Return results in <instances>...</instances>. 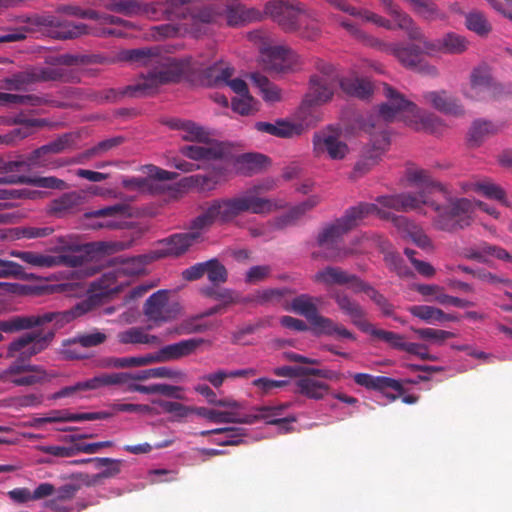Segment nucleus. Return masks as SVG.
<instances>
[{
    "instance_id": "obj_1",
    "label": "nucleus",
    "mask_w": 512,
    "mask_h": 512,
    "mask_svg": "<svg viewBox=\"0 0 512 512\" xmlns=\"http://www.w3.org/2000/svg\"><path fill=\"white\" fill-rule=\"evenodd\" d=\"M408 180L423 186L424 190L419 196L408 193L399 195H387L378 197L375 203H365L353 207L333 225L325 228L318 236L319 245L324 249H332L337 245L340 237L357 226L363 218L368 215H376L380 218H388L386 209L393 210H417L421 205H429L437 212L434 219V226L442 231L454 232L470 226L474 222L472 215L475 208L487 214L495 220L501 219L500 211L481 200L468 198H455L449 202L447 208H443L431 200L425 190L442 192L444 189L440 183H436L430 175L422 169H413L408 172Z\"/></svg>"
},
{
    "instance_id": "obj_2",
    "label": "nucleus",
    "mask_w": 512,
    "mask_h": 512,
    "mask_svg": "<svg viewBox=\"0 0 512 512\" xmlns=\"http://www.w3.org/2000/svg\"><path fill=\"white\" fill-rule=\"evenodd\" d=\"M122 58L150 70L130 87L136 96L156 93L162 85L175 83L182 78L199 79L204 85L229 87L237 96L248 94L247 84L240 78H232L234 69L225 62L205 66L190 57L161 56L151 49H135L123 52Z\"/></svg>"
},
{
    "instance_id": "obj_3",
    "label": "nucleus",
    "mask_w": 512,
    "mask_h": 512,
    "mask_svg": "<svg viewBox=\"0 0 512 512\" xmlns=\"http://www.w3.org/2000/svg\"><path fill=\"white\" fill-rule=\"evenodd\" d=\"M270 188L271 186L254 187L232 198L212 200L193 221L192 228L205 230L216 222H230L244 212L264 214L277 209L280 205L276 201L258 196L260 189Z\"/></svg>"
},
{
    "instance_id": "obj_4",
    "label": "nucleus",
    "mask_w": 512,
    "mask_h": 512,
    "mask_svg": "<svg viewBox=\"0 0 512 512\" xmlns=\"http://www.w3.org/2000/svg\"><path fill=\"white\" fill-rule=\"evenodd\" d=\"M243 23L259 21L270 17L285 31L300 30L302 35L313 39L319 32L315 14L297 0H271L263 11L242 5Z\"/></svg>"
},
{
    "instance_id": "obj_5",
    "label": "nucleus",
    "mask_w": 512,
    "mask_h": 512,
    "mask_svg": "<svg viewBox=\"0 0 512 512\" xmlns=\"http://www.w3.org/2000/svg\"><path fill=\"white\" fill-rule=\"evenodd\" d=\"M383 91L388 102L379 109V117L382 120H400L416 130L437 131L438 121L433 115L423 112L387 84L383 85Z\"/></svg>"
},
{
    "instance_id": "obj_6",
    "label": "nucleus",
    "mask_w": 512,
    "mask_h": 512,
    "mask_svg": "<svg viewBox=\"0 0 512 512\" xmlns=\"http://www.w3.org/2000/svg\"><path fill=\"white\" fill-rule=\"evenodd\" d=\"M249 38L259 45L265 68L271 72H287L298 64V56L284 45H272L261 31H253Z\"/></svg>"
},
{
    "instance_id": "obj_7",
    "label": "nucleus",
    "mask_w": 512,
    "mask_h": 512,
    "mask_svg": "<svg viewBox=\"0 0 512 512\" xmlns=\"http://www.w3.org/2000/svg\"><path fill=\"white\" fill-rule=\"evenodd\" d=\"M342 25L358 38H362L368 45L378 47L380 50L394 55L404 66L419 70L427 75H436L434 66L421 62L420 52L414 47H402L398 44H385L377 39L366 37L357 27L343 22Z\"/></svg>"
},
{
    "instance_id": "obj_8",
    "label": "nucleus",
    "mask_w": 512,
    "mask_h": 512,
    "mask_svg": "<svg viewBox=\"0 0 512 512\" xmlns=\"http://www.w3.org/2000/svg\"><path fill=\"white\" fill-rule=\"evenodd\" d=\"M222 17L221 1L211 6L203 7L191 15L192 27L189 28L187 24L173 25L163 24L153 27V38L161 40L165 38L184 36L187 33L198 34L197 26L199 24H212L218 22Z\"/></svg>"
},
{
    "instance_id": "obj_9",
    "label": "nucleus",
    "mask_w": 512,
    "mask_h": 512,
    "mask_svg": "<svg viewBox=\"0 0 512 512\" xmlns=\"http://www.w3.org/2000/svg\"><path fill=\"white\" fill-rule=\"evenodd\" d=\"M338 84V74L331 64L320 63L318 72L310 79L309 92L302 103V108L322 105L330 101Z\"/></svg>"
},
{
    "instance_id": "obj_10",
    "label": "nucleus",
    "mask_w": 512,
    "mask_h": 512,
    "mask_svg": "<svg viewBox=\"0 0 512 512\" xmlns=\"http://www.w3.org/2000/svg\"><path fill=\"white\" fill-rule=\"evenodd\" d=\"M143 269L142 258H131L121 262L115 269L105 273L97 282L96 296H108L117 293L129 285V277L139 274Z\"/></svg>"
},
{
    "instance_id": "obj_11",
    "label": "nucleus",
    "mask_w": 512,
    "mask_h": 512,
    "mask_svg": "<svg viewBox=\"0 0 512 512\" xmlns=\"http://www.w3.org/2000/svg\"><path fill=\"white\" fill-rule=\"evenodd\" d=\"M172 291L158 290L144 303V315L155 324L171 321L181 313V306L171 299Z\"/></svg>"
},
{
    "instance_id": "obj_12",
    "label": "nucleus",
    "mask_w": 512,
    "mask_h": 512,
    "mask_svg": "<svg viewBox=\"0 0 512 512\" xmlns=\"http://www.w3.org/2000/svg\"><path fill=\"white\" fill-rule=\"evenodd\" d=\"M54 334L52 332H29L14 341L7 349L10 358L27 359L45 350L51 343Z\"/></svg>"
},
{
    "instance_id": "obj_13",
    "label": "nucleus",
    "mask_w": 512,
    "mask_h": 512,
    "mask_svg": "<svg viewBox=\"0 0 512 512\" xmlns=\"http://www.w3.org/2000/svg\"><path fill=\"white\" fill-rule=\"evenodd\" d=\"M312 143L313 153L317 157L327 155L332 160H342L349 153V147L341 140L340 133L330 127L316 132Z\"/></svg>"
},
{
    "instance_id": "obj_14",
    "label": "nucleus",
    "mask_w": 512,
    "mask_h": 512,
    "mask_svg": "<svg viewBox=\"0 0 512 512\" xmlns=\"http://www.w3.org/2000/svg\"><path fill=\"white\" fill-rule=\"evenodd\" d=\"M288 407L289 404H281L277 406L255 407L247 414L240 412V424L251 425L258 421H264L267 424L279 425L280 431L288 432L290 430L288 425L296 421L295 416L284 417V410Z\"/></svg>"
},
{
    "instance_id": "obj_15",
    "label": "nucleus",
    "mask_w": 512,
    "mask_h": 512,
    "mask_svg": "<svg viewBox=\"0 0 512 512\" xmlns=\"http://www.w3.org/2000/svg\"><path fill=\"white\" fill-rule=\"evenodd\" d=\"M5 374L7 380L17 386L43 384L58 376L57 373L46 371L41 366L24 363L11 365Z\"/></svg>"
},
{
    "instance_id": "obj_16",
    "label": "nucleus",
    "mask_w": 512,
    "mask_h": 512,
    "mask_svg": "<svg viewBox=\"0 0 512 512\" xmlns=\"http://www.w3.org/2000/svg\"><path fill=\"white\" fill-rule=\"evenodd\" d=\"M184 234H175L159 243V246L150 254L145 255L147 261H152L169 256H179L186 252L191 245L198 241L201 236L198 229Z\"/></svg>"
},
{
    "instance_id": "obj_17",
    "label": "nucleus",
    "mask_w": 512,
    "mask_h": 512,
    "mask_svg": "<svg viewBox=\"0 0 512 512\" xmlns=\"http://www.w3.org/2000/svg\"><path fill=\"white\" fill-rule=\"evenodd\" d=\"M10 255L21 259L28 265L36 268H51L60 265L78 267L83 264V257L78 255L53 256L32 251L12 250Z\"/></svg>"
},
{
    "instance_id": "obj_18",
    "label": "nucleus",
    "mask_w": 512,
    "mask_h": 512,
    "mask_svg": "<svg viewBox=\"0 0 512 512\" xmlns=\"http://www.w3.org/2000/svg\"><path fill=\"white\" fill-rule=\"evenodd\" d=\"M494 83L486 68L478 67L470 74L469 82L463 85L462 93L472 100H486L492 96Z\"/></svg>"
},
{
    "instance_id": "obj_19",
    "label": "nucleus",
    "mask_w": 512,
    "mask_h": 512,
    "mask_svg": "<svg viewBox=\"0 0 512 512\" xmlns=\"http://www.w3.org/2000/svg\"><path fill=\"white\" fill-rule=\"evenodd\" d=\"M314 280L326 286L347 284L354 292H361L366 288V283L337 267H326L318 271Z\"/></svg>"
},
{
    "instance_id": "obj_20",
    "label": "nucleus",
    "mask_w": 512,
    "mask_h": 512,
    "mask_svg": "<svg viewBox=\"0 0 512 512\" xmlns=\"http://www.w3.org/2000/svg\"><path fill=\"white\" fill-rule=\"evenodd\" d=\"M180 153L191 160L209 162L224 156V147L216 141L206 140L181 147Z\"/></svg>"
},
{
    "instance_id": "obj_21",
    "label": "nucleus",
    "mask_w": 512,
    "mask_h": 512,
    "mask_svg": "<svg viewBox=\"0 0 512 512\" xmlns=\"http://www.w3.org/2000/svg\"><path fill=\"white\" fill-rule=\"evenodd\" d=\"M469 45L468 40L456 33H447L442 38L434 41H424L423 48L427 54H434L437 52L446 54H461L467 50Z\"/></svg>"
},
{
    "instance_id": "obj_22",
    "label": "nucleus",
    "mask_w": 512,
    "mask_h": 512,
    "mask_svg": "<svg viewBox=\"0 0 512 512\" xmlns=\"http://www.w3.org/2000/svg\"><path fill=\"white\" fill-rule=\"evenodd\" d=\"M229 169L226 165L215 167L209 174L193 175L184 179L185 186L195 188L200 192L215 190L220 184L229 179Z\"/></svg>"
},
{
    "instance_id": "obj_23",
    "label": "nucleus",
    "mask_w": 512,
    "mask_h": 512,
    "mask_svg": "<svg viewBox=\"0 0 512 512\" xmlns=\"http://www.w3.org/2000/svg\"><path fill=\"white\" fill-rule=\"evenodd\" d=\"M389 142L385 134H380L377 140L368 146L354 167V176L360 177L368 173L382 159Z\"/></svg>"
},
{
    "instance_id": "obj_24",
    "label": "nucleus",
    "mask_w": 512,
    "mask_h": 512,
    "mask_svg": "<svg viewBox=\"0 0 512 512\" xmlns=\"http://www.w3.org/2000/svg\"><path fill=\"white\" fill-rule=\"evenodd\" d=\"M268 163L266 156L257 153H247L225 162L229 169V175L233 172L237 174L249 175L256 173L264 168Z\"/></svg>"
},
{
    "instance_id": "obj_25",
    "label": "nucleus",
    "mask_w": 512,
    "mask_h": 512,
    "mask_svg": "<svg viewBox=\"0 0 512 512\" xmlns=\"http://www.w3.org/2000/svg\"><path fill=\"white\" fill-rule=\"evenodd\" d=\"M423 101L426 105L445 114L461 115L464 112L460 102L445 90L425 92Z\"/></svg>"
},
{
    "instance_id": "obj_26",
    "label": "nucleus",
    "mask_w": 512,
    "mask_h": 512,
    "mask_svg": "<svg viewBox=\"0 0 512 512\" xmlns=\"http://www.w3.org/2000/svg\"><path fill=\"white\" fill-rule=\"evenodd\" d=\"M331 297L335 300L339 309L351 319L354 325L362 331H370L371 324L366 321L365 312L358 303L341 292H335Z\"/></svg>"
},
{
    "instance_id": "obj_27",
    "label": "nucleus",
    "mask_w": 512,
    "mask_h": 512,
    "mask_svg": "<svg viewBox=\"0 0 512 512\" xmlns=\"http://www.w3.org/2000/svg\"><path fill=\"white\" fill-rule=\"evenodd\" d=\"M463 193H475L491 200H502L504 189L489 179H471L461 183Z\"/></svg>"
},
{
    "instance_id": "obj_28",
    "label": "nucleus",
    "mask_w": 512,
    "mask_h": 512,
    "mask_svg": "<svg viewBox=\"0 0 512 512\" xmlns=\"http://www.w3.org/2000/svg\"><path fill=\"white\" fill-rule=\"evenodd\" d=\"M112 414L106 411L91 413H72L68 410H58L51 412L47 417L40 418L37 423H56V422H82L100 419H108Z\"/></svg>"
},
{
    "instance_id": "obj_29",
    "label": "nucleus",
    "mask_w": 512,
    "mask_h": 512,
    "mask_svg": "<svg viewBox=\"0 0 512 512\" xmlns=\"http://www.w3.org/2000/svg\"><path fill=\"white\" fill-rule=\"evenodd\" d=\"M396 227L401 231L404 237L411 239V241L419 248L424 250H432L433 244L430 238L419 226L408 221L404 217H396L393 219Z\"/></svg>"
},
{
    "instance_id": "obj_30",
    "label": "nucleus",
    "mask_w": 512,
    "mask_h": 512,
    "mask_svg": "<svg viewBox=\"0 0 512 512\" xmlns=\"http://www.w3.org/2000/svg\"><path fill=\"white\" fill-rule=\"evenodd\" d=\"M117 338L122 344H144L150 347H158L163 342L160 336L149 334L147 329L142 327H131L121 331Z\"/></svg>"
},
{
    "instance_id": "obj_31",
    "label": "nucleus",
    "mask_w": 512,
    "mask_h": 512,
    "mask_svg": "<svg viewBox=\"0 0 512 512\" xmlns=\"http://www.w3.org/2000/svg\"><path fill=\"white\" fill-rule=\"evenodd\" d=\"M338 84L342 91L348 95L365 98L372 92V84L365 78H360L355 72L339 78Z\"/></svg>"
},
{
    "instance_id": "obj_32",
    "label": "nucleus",
    "mask_w": 512,
    "mask_h": 512,
    "mask_svg": "<svg viewBox=\"0 0 512 512\" xmlns=\"http://www.w3.org/2000/svg\"><path fill=\"white\" fill-rule=\"evenodd\" d=\"M408 311L414 317L428 324L452 322L458 320L457 316L453 314H446L441 309L429 305H413L408 308Z\"/></svg>"
},
{
    "instance_id": "obj_33",
    "label": "nucleus",
    "mask_w": 512,
    "mask_h": 512,
    "mask_svg": "<svg viewBox=\"0 0 512 512\" xmlns=\"http://www.w3.org/2000/svg\"><path fill=\"white\" fill-rule=\"evenodd\" d=\"M356 384L363 386L367 389L384 391L387 388H391L399 393L402 392L403 387L399 381L384 377V376H373L366 373H357L353 376Z\"/></svg>"
},
{
    "instance_id": "obj_34",
    "label": "nucleus",
    "mask_w": 512,
    "mask_h": 512,
    "mask_svg": "<svg viewBox=\"0 0 512 512\" xmlns=\"http://www.w3.org/2000/svg\"><path fill=\"white\" fill-rule=\"evenodd\" d=\"M171 127L179 131L180 137L190 142H205L209 140V133L200 125L188 120L176 119L171 121Z\"/></svg>"
},
{
    "instance_id": "obj_35",
    "label": "nucleus",
    "mask_w": 512,
    "mask_h": 512,
    "mask_svg": "<svg viewBox=\"0 0 512 512\" xmlns=\"http://www.w3.org/2000/svg\"><path fill=\"white\" fill-rule=\"evenodd\" d=\"M203 343L202 339H187L162 347L161 353L164 362L177 360L194 353Z\"/></svg>"
},
{
    "instance_id": "obj_36",
    "label": "nucleus",
    "mask_w": 512,
    "mask_h": 512,
    "mask_svg": "<svg viewBox=\"0 0 512 512\" xmlns=\"http://www.w3.org/2000/svg\"><path fill=\"white\" fill-rule=\"evenodd\" d=\"M242 409H229L221 411L206 407H195L194 413L212 423H236L240 424V411Z\"/></svg>"
},
{
    "instance_id": "obj_37",
    "label": "nucleus",
    "mask_w": 512,
    "mask_h": 512,
    "mask_svg": "<svg viewBox=\"0 0 512 512\" xmlns=\"http://www.w3.org/2000/svg\"><path fill=\"white\" fill-rule=\"evenodd\" d=\"M385 11L391 15L397 26L408 32L410 38L420 39L421 33L413 24L412 19L405 13L401 12L391 0H381Z\"/></svg>"
},
{
    "instance_id": "obj_38",
    "label": "nucleus",
    "mask_w": 512,
    "mask_h": 512,
    "mask_svg": "<svg viewBox=\"0 0 512 512\" xmlns=\"http://www.w3.org/2000/svg\"><path fill=\"white\" fill-rule=\"evenodd\" d=\"M68 137H62L54 142L40 147L35 150L28 158L29 164L33 166H48L47 156L50 154H58L62 152L68 145Z\"/></svg>"
},
{
    "instance_id": "obj_39",
    "label": "nucleus",
    "mask_w": 512,
    "mask_h": 512,
    "mask_svg": "<svg viewBox=\"0 0 512 512\" xmlns=\"http://www.w3.org/2000/svg\"><path fill=\"white\" fill-rule=\"evenodd\" d=\"M331 4L344 12L360 17L363 21L372 22L375 25L384 27L386 29L392 28V24L389 20L367 9L357 10L356 8L351 7L346 3L337 0L331 1Z\"/></svg>"
},
{
    "instance_id": "obj_40",
    "label": "nucleus",
    "mask_w": 512,
    "mask_h": 512,
    "mask_svg": "<svg viewBox=\"0 0 512 512\" xmlns=\"http://www.w3.org/2000/svg\"><path fill=\"white\" fill-rule=\"evenodd\" d=\"M297 393L308 398L319 400L324 398L329 391V386L313 378L304 377L296 382Z\"/></svg>"
},
{
    "instance_id": "obj_41",
    "label": "nucleus",
    "mask_w": 512,
    "mask_h": 512,
    "mask_svg": "<svg viewBox=\"0 0 512 512\" xmlns=\"http://www.w3.org/2000/svg\"><path fill=\"white\" fill-rule=\"evenodd\" d=\"M102 387L119 385L126 392H136L138 381L132 373H103L101 374Z\"/></svg>"
},
{
    "instance_id": "obj_42",
    "label": "nucleus",
    "mask_w": 512,
    "mask_h": 512,
    "mask_svg": "<svg viewBox=\"0 0 512 512\" xmlns=\"http://www.w3.org/2000/svg\"><path fill=\"white\" fill-rule=\"evenodd\" d=\"M194 390L205 397L211 405L229 409H243V404L231 397L217 399L216 393L206 384H198L194 387Z\"/></svg>"
},
{
    "instance_id": "obj_43",
    "label": "nucleus",
    "mask_w": 512,
    "mask_h": 512,
    "mask_svg": "<svg viewBox=\"0 0 512 512\" xmlns=\"http://www.w3.org/2000/svg\"><path fill=\"white\" fill-rule=\"evenodd\" d=\"M287 311H292L306 317L309 321L317 314V307L312 297L302 294L294 298L285 306Z\"/></svg>"
},
{
    "instance_id": "obj_44",
    "label": "nucleus",
    "mask_w": 512,
    "mask_h": 512,
    "mask_svg": "<svg viewBox=\"0 0 512 512\" xmlns=\"http://www.w3.org/2000/svg\"><path fill=\"white\" fill-rule=\"evenodd\" d=\"M85 201V196L80 192H69L63 194L58 199L52 202L51 209L56 213H64L72 211L73 209L82 205Z\"/></svg>"
},
{
    "instance_id": "obj_45",
    "label": "nucleus",
    "mask_w": 512,
    "mask_h": 512,
    "mask_svg": "<svg viewBox=\"0 0 512 512\" xmlns=\"http://www.w3.org/2000/svg\"><path fill=\"white\" fill-rule=\"evenodd\" d=\"M251 78L266 102L274 103L282 99L281 90L266 77L253 74Z\"/></svg>"
},
{
    "instance_id": "obj_46",
    "label": "nucleus",
    "mask_w": 512,
    "mask_h": 512,
    "mask_svg": "<svg viewBox=\"0 0 512 512\" xmlns=\"http://www.w3.org/2000/svg\"><path fill=\"white\" fill-rule=\"evenodd\" d=\"M125 209L121 206L108 207L96 211L93 215L101 220L96 224L98 227L118 228L121 227V221L117 218L124 216Z\"/></svg>"
},
{
    "instance_id": "obj_47",
    "label": "nucleus",
    "mask_w": 512,
    "mask_h": 512,
    "mask_svg": "<svg viewBox=\"0 0 512 512\" xmlns=\"http://www.w3.org/2000/svg\"><path fill=\"white\" fill-rule=\"evenodd\" d=\"M411 330L418 338L438 346H442L448 339L456 336V334L451 331L434 328H411Z\"/></svg>"
},
{
    "instance_id": "obj_48",
    "label": "nucleus",
    "mask_w": 512,
    "mask_h": 512,
    "mask_svg": "<svg viewBox=\"0 0 512 512\" xmlns=\"http://www.w3.org/2000/svg\"><path fill=\"white\" fill-rule=\"evenodd\" d=\"M102 388L101 374L91 379L77 382L74 385L64 387L55 394L57 398L69 397L74 394Z\"/></svg>"
},
{
    "instance_id": "obj_49",
    "label": "nucleus",
    "mask_w": 512,
    "mask_h": 512,
    "mask_svg": "<svg viewBox=\"0 0 512 512\" xmlns=\"http://www.w3.org/2000/svg\"><path fill=\"white\" fill-rule=\"evenodd\" d=\"M496 131V126L489 121H475L469 132V142L471 143V145L477 146L486 137L493 135Z\"/></svg>"
},
{
    "instance_id": "obj_50",
    "label": "nucleus",
    "mask_w": 512,
    "mask_h": 512,
    "mask_svg": "<svg viewBox=\"0 0 512 512\" xmlns=\"http://www.w3.org/2000/svg\"><path fill=\"white\" fill-rule=\"evenodd\" d=\"M77 487L72 484H66L60 487L56 495L47 501L46 506L54 511L64 512V502L70 501L76 494Z\"/></svg>"
},
{
    "instance_id": "obj_51",
    "label": "nucleus",
    "mask_w": 512,
    "mask_h": 512,
    "mask_svg": "<svg viewBox=\"0 0 512 512\" xmlns=\"http://www.w3.org/2000/svg\"><path fill=\"white\" fill-rule=\"evenodd\" d=\"M466 27L479 36H487L491 30V24L481 12H470L466 15Z\"/></svg>"
},
{
    "instance_id": "obj_52",
    "label": "nucleus",
    "mask_w": 512,
    "mask_h": 512,
    "mask_svg": "<svg viewBox=\"0 0 512 512\" xmlns=\"http://www.w3.org/2000/svg\"><path fill=\"white\" fill-rule=\"evenodd\" d=\"M222 16L225 15L228 25L243 24L242 5L236 0H221Z\"/></svg>"
},
{
    "instance_id": "obj_53",
    "label": "nucleus",
    "mask_w": 512,
    "mask_h": 512,
    "mask_svg": "<svg viewBox=\"0 0 512 512\" xmlns=\"http://www.w3.org/2000/svg\"><path fill=\"white\" fill-rule=\"evenodd\" d=\"M287 384V381L273 380L267 377H261L252 382V385L256 389V394L260 397L273 395L276 390L286 386Z\"/></svg>"
},
{
    "instance_id": "obj_54",
    "label": "nucleus",
    "mask_w": 512,
    "mask_h": 512,
    "mask_svg": "<svg viewBox=\"0 0 512 512\" xmlns=\"http://www.w3.org/2000/svg\"><path fill=\"white\" fill-rule=\"evenodd\" d=\"M112 409L113 412H109L112 416L118 412H129L142 415H157L159 412L156 408L147 404L114 403L112 405Z\"/></svg>"
},
{
    "instance_id": "obj_55",
    "label": "nucleus",
    "mask_w": 512,
    "mask_h": 512,
    "mask_svg": "<svg viewBox=\"0 0 512 512\" xmlns=\"http://www.w3.org/2000/svg\"><path fill=\"white\" fill-rule=\"evenodd\" d=\"M232 109L241 115H250L258 110L257 102L249 93L233 98Z\"/></svg>"
},
{
    "instance_id": "obj_56",
    "label": "nucleus",
    "mask_w": 512,
    "mask_h": 512,
    "mask_svg": "<svg viewBox=\"0 0 512 512\" xmlns=\"http://www.w3.org/2000/svg\"><path fill=\"white\" fill-rule=\"evenodd\" d=\"M278 137L291 138L299 136L306 129V126L300 122H292L289 120H277Z\"/></svg>"
},
{
    "instance_id": "obj_57",
    "label": "nucleus",
    "mask_w": 512,
    "mask_h": 512,
    "mask_svg": "<svg viewBox=\"0 0 512 512\" xmlns=\"http://www.w3.org/2000/svg\"><path fill=\"white\" fill-rule=\"evenodd\" d=\"M414 289L420 293L427 300H434L439 304H443L446 293H444V289L436 284H417L414 285Z\"/></svg>"
},
{
    "instance_id": "obj_58",
    "label": "nucleus",
    "mask_w": 512,
    "mask_h": 512,
    "mask_svg": "<svg viewBox=\"0 0 512 512\" xmlns=\"http://www.w3.org/2000/svg\"><path fill=\"white\" fill-rule=\"evenodd\" d=\"M483 257L486 259V263H489L490 258H496L502 261H508L512 263V255L504 248L492 245L489 243L481 244Z\"/></svg>"
},
{
    "instance_id": "obj_59",
    "label": "nucleus",
    "mask_w": 512,
    "mask_h": 512,
    "mask_svg": "<svg viewBox=\"0 0 512 512\" xmlns=\"http://www.w3.org/2000/svg\"><path fill=\"white\" fill-rule=\"evenodd\" d=\"M367 333H370L371 335H374L380 340H383L390 344L392 347L397 349H402L403 343L405 338L397 333L386 331L382 329H376L371 325L370 331H366Z\"/></svg>"
},
{
    "instance_id": "obj_60",
    "label": "nucleus",
    "mask_w": 512,
    "mask_h": 512,
    "mask_svg": "<svg viewBox=\"0 0 512 512\" xmlns=\"http://www.w3.org/2000/svg\"><path fill=\"white\" fill-rule=\"evenodd\" d=\"M318 203L317 198H310L301 205L293 208L290 213L281 219L278 223L279 227H284L288 224H291L293 221L298 219L301 215H303L307 210L311 209Z\"/></svg>"
},
{
    "instance_id": "obj_61",
    "label": "nucleus",
    "mask_w": 512,
    "mask_h": 512,
    "mask_svg": "<svg viewBox=\"0 0 512 512\" xmlns=\"http://www.w3.org/2000/svg\"><path fill=\"white\" fill-rule=\"evenodd\" d=\"M59 30L56 32L58 38H74L87 33L86 25L73 24L69 22L61 23L58 25Z\"/></svg>"
},
{
    "instance_id": "obj_62",
    "label": "nucleus",
    "mask_w": 512,
    "mask_h": 512,
    "mask_svg": "<svg viewBox=\"0 0 512 512\" xmlns=\"http://www.w3.org/2000/svg\"><path fill=\"white\" fill-rule=\"evenodd\" d=\"M100 465L106 466V468L97 475L98 478H110L118 475L121 472L123 461L119 459L111 458H96L94 459Z\"/></svg>"
},
{
    "instance_id": "obj_63",
    "label": "nucleus",
    "mask_w": 512,
    "mask_h": 512,
    "mask_svg": "<svg viewBox=\"0 0 512 512\" xmlns=\"http://www.w3.org/2000/svg\"><path fill=\"white\" fill-rule=\"evenodd\" d=\"M414 11L426 19H432L438 15L436 6L428 0H408Z\"/></svg>"
},
{
    "instance_id": "obj_64",
    "label": "nucleus",
    "mask_w": 512,
    "mask_h": 512,
    "mask_svg": "<svg viewBox=\"0 0 512 512\" xmlns=\"http://www.w3.org/2000/svg\"><path fill=\"white\" fill-rule=\"evenodd\" d=\"M207 276L212 283H222L226 281L227 272L225 267L216 260L206 262Z\"/></svg>"
}]
</instances>
